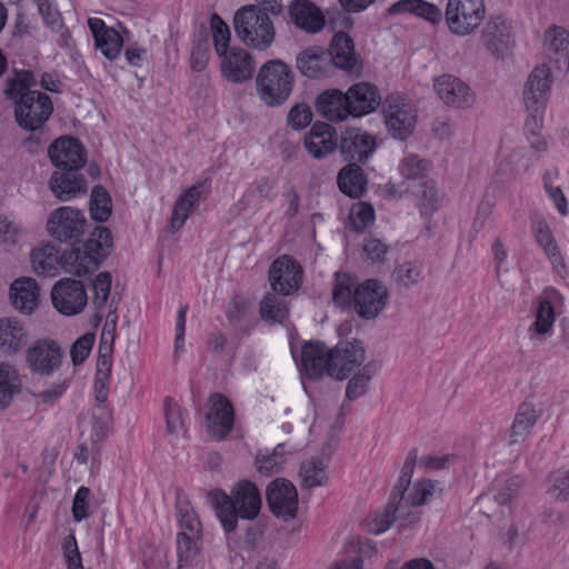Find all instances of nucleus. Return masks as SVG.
I'll return each instance as SVG.
<instances>
[{
    "instance_id": "21",
    "label": "nucleus",
    "mask_w": 569,
    "mask_h": 569,
    "mask_svg": "<svg viewBox=\"0 0 569 569\" xmlns=\"http://www.w3.org/2000/svg\"><path fill=\"white\" fill-rule=\"evenodd\" d=\"M208 430L217 440L224 439L232 430L234 422L233 407L221 393H213L209 399L206 415Z\"/></svg>"
},
{
    "instance_id": "31",
    "label": "nucleus",
    "mask_w": 569,
    "mask_h": 569,
    "mask_svg": "<svg viewBox=\"0 0 569 569\" xmlns=\"http://www.w3.org/2000/svg\"><path fill=\"white\" fill-rule=\"evenodd\" d=\"M88 23L97 49L107 59L114 60L120 54L123 46V39L120 33L116 29L107 27L104 21L99 18H91Z\"/></svg>"
},
{
    "instance_id": "2",
    "label": "nucleus",
    "mask_w": 569,
    "mask_h": 569,
    "mask_svg": "<svg viewBox=\"0 0 569 569\" xmlns=\"http://www.w3.org/2000/svg\"><path fill=\"white\" fill-rule=\"evenodd\" d=\"M37 83L33 72L14 70L7 79L3 94L14 106V117L21 128L40 129L53 111L52 101L44 92L32 90Z\"/></svg>"
},
{
    "instance_id": "19",
    "label": "nucleus",
    "mask_w": 569,
    "mask_h": 569,
    "mask_svg": "<svg viewBox=\"0 0 569 569\" xmlns=\"http://www.w3.org/2000/svg\"><path fill=\"white\" fill-rule=\"evenodd\" d=\"M331 351L330 377L337 380L348 378L365 361L366 357L365 347L358 340L340 341Z\"/></svg>"
},
{
    "instance_id": "6",
    "label": "nucleus",
    "mask_w": 569,
    "mask_h": 569,
    "mask_svg": "<svg viewBox=\"0 0 569 569\" xmlns=\"http://www.w3.org/2000/svg\"><path fill=\"white\" fill-rule=\"evenodd\" d=\"M376 147L372 134L357 128L346 130L341 136L340 152L349 163L339 170L337 178H365L359 163L366 162Z\"/></svg>"
},
{
    "instance_id": "54",
    "label": "nucleus",
    "mask_w": 569,
    "mask_h": 569,
    "mask_svg": "<svg viewBox=\"0 0 569 569\" xmlns=\"http://www.w3.org/2000/svg\"><path fill=\"white\" fill-rule=\"evenodd\" d=\"M210 59V42L207 36L198 37L192 42L190 52V68L201 72L207 68Z\"/></svg>"
},
{
    "instance_id": "3",
    "label": "nucleus",
    "mask_w": 569,
    "mask_h": 569,
    "mask_svg": "<svg viewBox=\"0 0 569 569\" xmlns=\"http://www.w3.org/2000/svg\"><path fill=\"white\" fill-rule=\"evenodd\" d=\"M208 500L227 536L236 531L240 519L252 521L261 510L260 492L247 479L238 481L230 493L221 489L210 490Z\"/></svg>"
},
{
    "instance_id": "59",
    "label": "nucleus",
    "mask_w": 569,
    "mask_h": 569,
    "mask_svg": "<svg viewBox=\"0 0 569 569\" xmlns=\"http://www.w3.org/2000/svg\"><path fill=\"white\" fill-rule=\"evenodd\" d=\"M362 250L372 263H382L387 259L389 246L378 238L369 237L365 239Z\"/></svg>"
},
{
    "instance_id": "47",
    "label": "nucleus",
    "mask_w": 569,
    "mask_h": 569,
    "mask_svg": "<svg viewBox=\"0 0 569 569\" xmlns=\"http://www.w3.org/2000/svg\"><path fill=\"white\" fill-rule=\"evenodd\" d=\"M375 209L370 203H353L349 212V227L352 231L361 233L375 222Z\"/></svg>"
},
{
    "instance_id": "18",
    "label": "nucleus",
    "mask_w": 569,
    "mask_h": 569,
    "mask_svg": "<svg viewBox=\"0 0 569 569\" xmlns=\"http://www.w3.org/2000/svg\"><path fill=\"white\" fill-rule=\"evenodd\" d=\"M267 502L270 511L284 521L292 520L298 510V492L295 486L283 479L273 480L267 488Z\"/></svg>"
},
{
    "instance_id": "27",
    "label": "nucleus",
    "mask_w": 569,
    "mask_h": 569,
    "mask_svg": "<svg viewBox=\"0 0 569 569\" xmlns=\"http://www.w3.org/2000/svg\"><path fill=\"white\" fill-rule=\"evenodd\" d=\"M221 58V72L230 82L239 83L251 78L254 63L250 53L239 47H232Z\"/></svg>"
},
{
    "instance_id": "23",
    "label": "nucleus",
    "mask_w": 569,
    "mask_h": 569,
    "mask_svg": "<svg viewBox=\"0 0 569 569\" xmlns=\"http://www.w3.org/2000/svg\"><path fill=\"white\" fill-rule=\"evenodd\" d=\"M433 88L438 97L448 106L468 108L475 102V94L470 87L452 74L436 78Z\"/></svg>"
},
{
    "instance_id": "39",
    "label": "nucleus",
    "mask_w": 569,
    "mask_h": 569,
    "mask_svg": "<svg viewBox=\"0 0 569 569\" xmlns=\"http://www.w3.org/2000/svg\"><path fill=\"white\" fill-rule=\"evenodd\" d=\"M327 463L322 459H310L300 466L299 476L303 489H312L326 485L328 480Z\"/></svg>"
},
{
    "instance_id": "20",
    "label": "nucleus",
    "mask_w": 569,
    "mask_h": 569,
    "mask_svg": "<svg viewBox=\"0 0 569 569\" xmlns=\"http://www.w3.org/2000/svg\"><path fill=\"white\" fill-rule=\"evenodd\" d=\"M301 280V267L290 256H281L270 266L269 281L274 292L288 296L298 290Z\"/></svg>"
},
{
    "instance_id": "34",
    "label": "nucleus",
    "mask_w": 569,
    "mask_h": 569,
    "mask_svg": "<svg viewBox=\"0 0 569 569\" xmlns=\"http://www.w3.org/2000/svg\"><path fill=\"white\" fill-rule=\"evenodd\" d=\"M345 92L339 89H328L316 100L317 112L329 121H343L350 113Z\"/></svg>"
},
{
    "instance_id": "62",
    "label": "nucleus",
    "mask_w": 569,
    "mask_h": 569,
    "mask_svg": "<svg viewBox=\"0 0 569 569\" xmlns=\"http://www.w3.org/2000/svg\"><path fill=\"white\" fill-rule=\"evenodd\" d=\"M250 303L242 296H234L227 309V319L232 326L242 322L249 312Z\"/></svg>"
},
{
    "instance_id": "36",
    "label": "nucleus",
    "mask_w": 569,
    "mask_h": 569,
    "mask_svg": "<svg viewBox=\"0 0 569 569\" xmlns=\"http://www.w3.org/2000/svg\"><path fill=\"white\" fill-rule=\"evenodd\" d=\"M390 13L410 12L432 23L442 19L441 10L433 3L425 0H399L389 8Z\"/></svg>"
},
{
    "instance_id": "9",
    "label": "nucleus",
    "mask_w": 569,
    "mask_h": 569,
    "mask_svg": "<svg viewBox=\"0 0 569 569\" xmlns=\"http://www.w3.org/2000/svg\"><path fill=\"white\" fill-rule=\"evenodd\" d=\"M87 227L88 221L83 212L72 207H60L53 210L47 220L48 233L57 241L71 242L72 246L83 243L78 240Z\"/></svg>"
},
{
    "instance_id": "53",
    "label": "nucleus",
    "mask_w": 569,
    "mask_h": 569,
    "mask_svg": "<svg viewBox=\"0 0 569 569\" xmlns=\"http://www.w3.org/2000/svg\"><path fill=\"white\" fill-rule=\"evenodd\" d=\"M18 375L12 366L0 365V408L7 407L17 391Z\"/></svg>"
},
{
    "instance_id": "1",
    "label": "nucleus",
    "mask_w": 569,
    "mask_h": 569,
    "mask_svg": "<svg viewBox=\"0 0 569 569\" xmlns=\"http://www.w3.org/2000/svg\"><path fill=\"white\" fill-rule=\"evenodd\" d=\"M113 239L108 227H96L82 244H73L60 254L56 246L47 243L31 251L33 271L39 276L54 277L62 268L67 273L82 277L97 271L109 257Z\"/></svg>"
},
{
    "instance_id": "15",
    "label": "nucleus",
    "mask_w": 569,
    "mask_h": 569,
    "mask_svg": "<svg viewBox=\"0 0 569 569\" xmlns=\"http://www.w3.org/2000/svg\"><path fill=\"white\" fill-rule=\"evenodd\" d=\"M51 299L54 308L66 316L81 312L88 302L83 283L71 278H63L56 282L51 290Z\"/></svg>"
},
{
    "instance_id": "30",
    "label": "nucleus",
    "mask_w": 569,
    "mask_h": 569,
    "mask_svg": "<svg viewBox=\"0 0 569 569\" xmlns=\"http://www.w3.org/2000/svg\"><path fill=\"white\" fill-rule=\"evenodd\" d=\"M207 194L208 189L206 187V180H203L188 188L183 193L179 196L174 202L172 216L170 219V226L173 231H178L182 228L189 217L191 209L200 201L206 200Z\"/></svg>"
},
{
    "instance_id": "52",
    "label": "nucleus",
    "mask_w": 569,
    "mask_h": 569,
    "mask_svg": "<svg viewBox=\"0 0 569 569\" xmlns=\"http://www.w3.org/2000/svg\"><path fill=\"white\" fill-rule=\"evenodd\" d=\"M437 482L431 480L417 481L411 489L403 493V502L411 507H419L433 496Z\"/></svg>"
},
{
    "instance_id": "14",
    "label": "nucleus",
    "mask_w": 569,
    "mask_h": 569,
    "mask_svg": "<svg viewBox=\"0 0 569 569\" xmlns=\"http://www.w3.org/2000/svg\"><path fill=\"white\" fill-rule=\"evenodd\" d=\"M51 163L62 171H78L87 162V151L79 139L70 136L57 138L48 148Z\"/></svg>"
},
{
    "instance_id": "10",
    "label": "nucleus",
    "mask_w": 569,
    "mask_h": 569,
    "mask_svg": "<svg viewBox=\"0 0 569 569\" xmlns=\"http://www.w3.org/2000/svg\"><path fill=\"white\" fill-rule=\"evenodd\" d=\"M386 124L396 139H407L415 129L417 111L413 103L400 94H390L382 103Z\"/></svg>"
},
{
    "instance_id": "7",
    "label": "nucleus",
    "mask_w": 569,
    "mask_h": 569,
    "mask_svg": "<svg viewBox=\"0 0 569 569\" xmlns=\"http://www.w3.org/2000/svg\"><path fill=\"white\" fill-rule=\"evenodd\" d=\"M552 81L551 70L546 63L537 66L529 74L523 90V100L529 112L527 119L528 129L531 123L533 127H537L543 118Z\"/></svg>"
},
{
    "instance_id": "63",
    "label": "nucleus",
    "mask_w": 569,
    "mask_h": 569,
    "mask_svg": "<svg viewBox=\"0 0 569 569\" xmlns=\"http://www.w3.org/2000/svg\"><path fill=\"white\" fill-rule=\"evenodd\" d=\"M529 167V160L518 150L511 152L500 164L503 174H523Z\"/></svg>"
},
{
    "instance_id": "17",
    "label": "nucleus",
    "mask_w": 569,
    "mask_h": 569,
    "mask_svg": "<svg viewBox=\"0 0 569 569\" xmlns=\"http://www.w3.org/2000/svg\"><path fill=\"white\" fill-rule=\"evenodd\" d=\"M330 58L331 71L340 69L350 76H359L362 69V59L355 50L352 38L343 32H337L327 51Z\"/></svg>"
},
{
    "instance_id": "13",
    "label": "nucleus",
    "mask_w": 569,
    "mask_h": 569,
    "mask_svg": "<svg viewBox=\"0 0 569 569\" xmlns=\"http://www.w3.org/2000/svg\"><path fill=\"white\" fill-rule=\"evenodd\" d=\"M430 182L428 180H389L381 188V192L388 200H398L408 193L410 189H415L413 193L421 199L419 203L420 212L430 216L438 209L440 203V197Z\"/></svg>"
},
{
    "instance_id": "45",
    "label": "nucleus",
    "mask_w": 569,
    "mask_h": 569,
    "mask_svg": "<svg viewBox=\"0 0 569 569\" xmlns=\"http://www.w3.org/2000/svg\"><path fill=\"white\" fill-rule=\"evenodd\" d=\"M112 211L109 192L101 186L93 187L90 196V214L94 221L104 222Z\"/></svg>"
},
{
    "instance_id": "55",
    "label": "nucleus",
    "mask_w": 569,
    "mask_h": 569,
    "mask_svg": "<svg viewBox=\"0 0 569 569\" xmlns=\"http://www.w3.org/2000/svg\"><path fill=\"white\" fill-rule=\"evenodd\" d=\"M417 460L418 450L416 448H412L407 455V458L401 469L400 477L396 486L393 487L391 493L401 495V498H403V493L409 489Z\"/></svg>"
},
{
    "instance_id": "56",
    "label": "nucleus",
    "mask_w": 569,
    "mask_h": 569,
    "mask_svg": "<svg viewBox=\"0 0 569 569\" xmlns=\"http://www.w3.org/2000/svg\"><path fill=\"white\" fill-rule=\"evenodd\" d=\"M211 28L213 32V42L216 47L217 54L222 57L228 52L229 41H230V30L229 27L222 21V19L218 14H213L211 18Z\"/></svg>"
},
{
    "instance_id": "33",
    "label": "nucleus",
    "mask_w": 569,
    "mask_h": 569,
    "mask_svg": "<svg viewBox=\"0 0 569 569\" xmlns=\"http://www.w3.org/2000/svg\"><path fill=\"white\" fill-rule=\"evenodd\" d=\"M40 289L32 278H19L10 288L13 307L22 313L30 315L38 306Z\"/></svg>"
},
{
    "instance_id": "43",
    "label": "nucleus",
    "mask_w": 569,
    "mask_h": 569,
    "mask_svg": "<svg viewBox=\"0 0 569 569\" xmlns=\"http://www.w3.org/2000/svg\"><path fill=\"white\" fill-rule=\"evenodd\" d=\"M536 422L535 410L531 406L522 403L510 428V443H517L525 439Z\"/></svg>"
},
{
    "instance_id": "8",
    "label": "nucleus",
    "mask_w": 569,
    "mask_h": 569,
    "mask_svg": "<svg viewBox=\"0 0 569 569\" xmlns=\"http://www.w3.org/2000/svg\"><path fill=\"white\" fill-rule=\"evenodd\" d=\"M486 16L483 0H449L445 19L449 30L458 36L472 33Z\"/></svg>"
},
{
    "instance_id": "32",
    "label": "nucleus",
    "mask_w": 569,
    "mask_h": 569,
    "mask_svg": "<svg viewBox=\"0 0 569 569\" xmlns=\"http://www.w3.org/2000/svg\"><path fill=\"white\" fill-rule=\"evenodd\" d=\"M305 147L313 158H325L337 148L335 130L326 122H316L305 137Z\"/></svg>"
},
{
    "instance_id": "29",
    "label": "nucleus",
    "mask_w": 569,
    "mask_h": 569,
    "mask_svg": "<svg viewBox=\"0 0 569 569\" xmlns=\"http://www.w3.org/2000/svg\"><path fill=\"white\" fill-rule=\"evenodd\" d=\"M297 69L307 78L322 79L332 74L327 51L310 47L301 51L296 59Z\"/></svg>"
},
{
    "instance_id": "46",
    "label": "nucleus",
    "mask_w": 569,
    "mask_h": 569,
    "mask_svg": "<svg viewBox=\"0 0 569 569\" xmlns=\"http://www.w3.org/2000/svg\"><path fill=\"white\" fill-rule=\"evenodd\" d=\"M377 370V365L368 363L358 373H356L347 385V400L353 401L362 397L367 392L368 383L371 380L372 376L376 375Z\"/></svg>"
},
{
    "instance_id": "12",
    "label": "nucleus",
    "mask_w": 569,
    "mask_h": 569,
    "mask_svg": "<svg viewBox=\"0 0 569 569\" xmlns=\"http://www.w3.org/2000/svg\"><path fill=\"white\" fill-rule=\"evenodd\" d=\"M388 300V288L378 279H367L356 287L351 307L361 319L371 320L381 313Z\"/></svg>"
},
{
    "instance_id": "64",
    "label": "nucleus",
    "mask_w": 569,
    "mask_h": 569,
    "mask_svg": "<svg viewBox=\"0 0 569 569\" xmlns=\"http://www.w3.org/2000/svg\"><path fill=\"white\" fill-rule=\"evenodd\" d=\"M312 119V111L307 104L295 106L288 114V123L296 130L306 128Z\"/></svg>"
},
{
    "instance_id": "16",
    "label": "nucleus",
    "mask_w": 569,
    "mask_h": 569,
    "mask_svg": "<svg viewBox=\"0 0 569 569\" xmlns=\"http://www.w3.org/2000/svg\"><path fill=\"white\" fill-rule=\"evenodd\" d=\"M421 512L416 507L403 502L401 495L391 493L385 512L377 515L370 523V531L376 535L388 530L395 521H399V527L405 528L417 523L420 520Z\"/></svg>"
},
{
    "instance_id": "24",
    "label": "nucleus",
    "mask_w": 569,
    "mask_h": 569,
    "mask_svg": "<svg viewBox=\"0 0 569 569\" xmlns=\"http://www.w3.org/2000/svg\"><path fill=\"white\" fill-rule=\"evenodd\" d=\"M345 94L349 113L351 117L356 118L375 111L381 102L379 90L375 84L369 82L355 83Z\"/></svg>"
},
{
    "instance_id": "50",
    "label": "nucleus",
    "mask_w": 569,
    "mask_h": 569,
    "mask_svg": "<svg viewBox=\"0 0 569 569\" xmlns=\"http://www.w3.org/2000/svg\"><path fill=\"white\" fill-rule=\"evenodd\" d=\"M183 410L171 398L164 399L166 429L170 437H178L186 433Z\"/></svg>"
},
{
    "instance_id": "60",
    "label": "nucleus",
    "mask_w": 569,
    "mask_h": 569,
    "mask_svg": "<svg viewBox=\"0 0 569 569\" xmlns=\"http://www.w3.org/2000/svg\"><path fill=\"white\" fill-rule=\"evenodd\" d=\"M92 286L94 291L93 303L98 308H103L111 290V274L108 271L98 273Z\"/></svg>"
},
{
    "instance_id": "51",
    "label": "nucleus",
    "mask_w": 569,
    "mask_h": 569,
    "mask_svg": "<svg viewBox=\"0 0 569 569\" xmlns=\"http://www.w3.org/2000/svg\"><path fill=\"white\" fill-rule=\"evenodd\" d=\"M547 493L557 501H569V469L556 470L548 476Z\"/></svg>"
},
{
    "instance_id": "57",
    "label": "nucleus",
    "mask_w": 569,
    "mask_h": 569,
    "mask_svg": "<svg viewBox=\"0 0 569 569\" xmlns=\"http://www.w3.org/2000/svg\"><path fill=\"white\" fill-rule=\"evenodd\" d=\"M177 516L181 528L180 532H186L189 537H200L201 523L189 507L177 506Z\"/></svg>"
},
{
    "instance_id": "25",
    "label": "nucleus",
    "mask_w": 569,
    "mask_h": 569,
    "mask_svg": "<svg viewBox=\"0 0 569 569\" xmlns=\"http://www.w3.org/2000/svg\"><path fill=\"white\" fill-rule=\"evenodd\" d=\"M545 54L560 72L569 70V31L559 26L549 27L543 37Z\"/></svg>"
},
{
    "instance_id": "38",
    "label": "nucleus",
    "mask_w": 569,
    "mask_h": 569,
    "mask_svg": "<svg viewBox=\"0 0 569 569\" xmlns=\"http://www.w3.org/2000/svg\"><path fill=\"white\" fill-rule=\"evenodd\" d=\"M259 313L268 323H282L289 316V307L283 298L268 292L260 302Z\"/></svg>"
},
{
    "instance_id": "40",
    "label": "nucleus",
    "mask_w": 569,
    "mask_h": 569,
    "mask_svg": "<svg viewBox=\"0 0 569 569\" xmlns=\"http://www.w3.org/2000/svg\"><path fill=\"white\" fill-rule=\"evenodd\" d=\"M200 537H189L186 532L177 535L178 569H192L199 555Z\"/></svg>"
},
{
    "instance_id": "58",
    "label": "nucleus",
    "mask_w": 569,
    "mask_h": 569,
    "mask_svg": "<svg viewBox=\"0 0 569 569\" xmlns=\"http://www.w3.org/2000/svg\"><path fill=\"white\" fill-rule=\"evenodd\" d=\"M94 343V333L88 332L78 338L71 346L70 357L73 366L82 365L89 357Z\"/></svg>"
},
{
    "instance_id": "44",
    "label": "nucleus",
    "mask_w": 569,
    "mask_h": 569,
    "mask_svg": "<svg viewBox=\"0 0 569 569\" xmlns=\"http://www.w3.org/2000/svg\"><path fill=\"white\" fill-rule=\"evenodd\" d=\"M49 188L60 201H70L87 193L86 180H49Z\"/></svg>"
},
{
    "instance_id": "5",
    "label": "nucleus",
    "mask_w": 569,
    "mask_h": 569,
    "mask_svg": "<svg viewBox=\"0 0 569 569\" xmlns=\"http://www.w3.org/2000/svg\"><path fill=\"white\" fill-rule=\"evenodd\" d=\"M293 80L291 69L281 60L266 62L257 76L260 99L268 106L282 104L292 91Z\"/></svg>"
},
{
    "instance_id": "42",
    "label": "nucleus",
    "mask_w": 569,
    "mask_h": 569,
    "mask_svg": "<svg viewBox=\"0 0 569 569\" xmlns=\"http://www.w3.org/2000/svg\"><path fill=\"white\" fill-rule=\"evenodd\" d=\"M355 279L347 272H336L332 288V300L341 309L351 308L353 302V291L356 289Z\"/></svg>"
},
{
    "instance_id": "37",
    "label": "nucleus",
    "mask_w": 569,
    "mask_h": 569,
    "mask_svg": "<svg viewBox=\"0 0 569 569\" xmlns=\"http://www.w3.org/2000/svg\"><path fill=\"white\" fill-rule=\"evenodd\" d=\"M533 233L536 241L543 249L553 267L565 268L562 256L548 223L543 220L536 222L533 226Z\"/></svg>"
},
{
    "instance_id": "35",
    "label": "nucleus",
    "mask_w": 569,
    "mask_h": 569,
    "mask_svg": "<svg viewBox=\"0 0 569 569\" xmlns=\"http://www.w3.org/2000/svg\"><path fill=\"white\" fill-rule=\"evenodd\" d=\"M28 341L24 327L14 318L0 319V350L4 353L21 351Z\"/></svg>"
},
{
    "instance_id": "22",
    "label": "nucleus",
    "mask_w": 569,
    "mask_h": 569,
    "mask_svg": "<svg viewBox=\"0 0 569 569\" xmlns=\"http://www.w3.org/2000/svg\"><path fill=\"white\" fill-rule=\"evenodd\" d=\"M482 39L491 54L503 58L513 44L511 24L502 16L491 17L485 26Z\"/></svg>"
},
{
    "instance_id": "61",
    "label": "nucleus",
    "mask_w": 569,
    "mask_h": 569,
    "mask_svg": "<svg viewBox=\"0 0 569 569\" xmlns=\"http://www.w3.org/2000/svg\"><path fill=\"white\" fill-rule=\"evenodd\" d=\"M91 491L88 487L81 486L72 500V517L76 521L80 522L89 517V499Z\"/></svg>"
},
{
    "instance_id": "49",
    "label": "nucleus",
    "mask_w": 569,
    "mask_h": 569,
    "mask_svg": "<svg viewBox=\"0 0 569 569\" xmlns=\"http://www.w3.org/2000/svg\"><path fill=\"white\" fill-rule=\"evenodd\" d=\"M399 172L402 178H426L432 173V163L418 154L410 153L402 159Z\"/></svg>"
},
{
    "instance_id": "11",
    "label": "nucleus",
    "mask_w": 569,
    "mask_h": 569,
    "mask_svg": "<svg viewBox=\"0 0 569 569\" xmlns=\"http://www.w3.org/2000/svg\"><path fill=\"white\" fill-rule=\"evenodd\" d=\"M64 351L53 339L44 338L34 341L26 351V362L33 375L51 377L62 366Z\"/></svg>"
},
{
    "instance_id": "41",
    "label": "nucleus",
    "mask_w": 569,
    "mask_h": 569,
    "mask_svg": "<svg viewBox=\"0 0 569 569\" xmlns=\"http://www.w3.org/2000/svg\"><path fill=\"white\" fill-rule=\"evenodd\" d=\"M555 323V310L549 300H542L539 302L536 319L528 329L530 340H537L540 337L549 333L552 330Z\"/></svg>"
},
{
    "instance_id": "26",
    "label": "nucleus",
    "mask_w": 569,
    "mask_h": 569,
    "mask_svg": "<svg viewBox=\"0 0 569 569\" xmlns=\"http://www.w3.org/2000/svg\"><path fill=\"white\" fill-rule=\"evenodd\" d=\"M332 351L322 342H309L301 350V367L310 379H319L331 372Z\"/></svg>"
},
{
    "instance_id": "4",
    "label": "nucleus",
    "mask_w": 569,
    "mask_h": 569,
    "mask_svg": "<svg viewBox=\"0 0 569 569\" xmlns=\"http://www.w3.org/2000/svg\"><path fill=\"white\" fill-rule=\"evenodd\" d=\"M237 37L248 47L263 51L273 42L276 30L267 13L256 4H247L238 9L233 17Z\"/></svg>"
},
{
    "instance_id": "48",
    "label": "nucleus",
    "mask_w": 569,
    "mask_h": 569,
    "mask_svg": "<svg viewBox=\"0 0 569 569\" xmlns=\"http://www.w3.org/2000/svg\"><path fill=\"white\" fill-rule=\"evenodd\" d=\"M422 269L419 261H405L395 268L392 277L399 286L408 289L420 283Z\"/></svg>"
},
{
    "instance_id": "28",
    "label": "nucleus",
    "mask_w": 569,
    "mask_h": 569,
    "mask_svg": "<svg viewBox=\"0 0 569 569\" xmlns=\"http://www.w3.org/2000/svg\"><path fill=\"white\" fill-rule=\"evenodd\" d=\"M289 17L296 27L308 33H317L326 24L320 8L309 0H295L289 7Z\"/></svg>"
}]
</instances>
